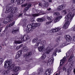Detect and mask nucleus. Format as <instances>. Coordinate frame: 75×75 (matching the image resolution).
I'll use <instances>...</instances> for the list:
<instances>
[{
    "label": "nucleus",
    "instance_id": "obj_1",
    "mask_svg": "<svg viewBox=\"0 0 75 75\" xmlns=\"http://www.w3.org/2000/svg\"><path fill=\"white\" fill-rule=\"evenodd\" d=\"M74 17V15L72 14L71 12H70L66 16L65 20L67 21L64 25L63 26V28L64 29H67L68 28V27L69 25V23H71V21L72 20L73 17Z\"/></svg>",
    "mask_w": 75,
    "mask_h": 75
},
{
    "label": "nucleus",
    "instance_id": "obj_2",
    "mask_svg": "<svg viewBox=\"0 0 75 75\" xmlns=\"http://www.w3.org/2000/svg\"><path fill=\"white\" fill-rule=\"evenodd\" d=\"M11 4H9L7 7H6V9L5 11L6 13H10L11 15H12L13 14H15L16 13H17L18 11V9L17 8L14 7L12 8V6H11Z\"/></svg>",
    "mask_w": 75,
    "mask_h": 75
},
{
    "label": "nucleus",
    "instance_id": "obj_3",
    "mask_svg": "<svg viewBox=\"0 0 75 75\" xmlns=\"http://www.w3.org/2000/svg\"><path fill=\"white\" fill-rule=\"evenodd\" d=\"M37 23H36L34 24V26H33L30 24L28 25L26 28H24V30L25 31H26L28 33H30L32 31H33V29H34L35 27H37Z\"/></svg>",
    "mask_w": 75,
    "mask_h": 75
},
{
    "label": "nucleus",
    "instance_id": "obj_4",
    "mask_svg": "<svg viewBox=\"0 0 75 75\" xmlns=\"http://www.w3.org/2000/svg\"><path fill=\"white\" fill-rule=\"evenodd\" d=\"M11 64V62L10 61H8L7 62H5V64L4 65V68H7L8 71H10L11 70V69L14 68V64Z\"/></svg>",
    "mask_w": 75,
    "mask_h": 75
},
{
    "label": "nucleus",
    "instance_id": "obj_5",
    "mask_svg": "<svg viewBox=\"0 0 75 75\" xmlns=\"http://www.w3.org/2000/svg\"><path fill=\"white\" fill-rule=\"evenodd\" d=\"M13 15H12L8 16V18L4 20L3 22V23L4 24H7L9 21H11L13 20Z\"/></svg>",
    "mask_w": 75,
    "mask_h": 75
},
{
    "label": "nucleus",
    "instance_id": "obj_6",
    "mask_svg": "<svg viewBox=\"0 0 75 75\" xmlns=\"http://www.w3.org/2000/svg\"><path fill=\"white\" fill-rule=\"evenodd\" d=\"M29 38H30L29 36L27 35H25L22 36L21 38V39L22 41L24 42L27 40H28Z\"/></svg>",
    "mask_w": 75,
    "mask_h": 75
},
{
    "label": "nucleus",
    "instance_id": "obj_7",
    "mask_svg": "<svg viewBox=\"0 0 75 75\" xmlns=\"http://www.w3.org/2000/svg\"><path fill=\"white\" fill-rule=\"evenodd\" d=\"M22 54V50H19L17 53V54L15 56V59H17L18 58H19L20 57L21 55Z\"/></svg>",
    "mask_w": 75,
    "mask_h": 75
},
{
    "label": "nucleus",
    "instance_id": "obj_8",
    "mask_svg": "<svg viewBox=\"0 0 75 75\" xmlns=\"http://www.w3.org/2000/svg\"><path fill=\"white\" fill-rule=\"evenodd\" d=\"M54 59L53 57H51L49 59L47 63V64L51 65L54 62Z\"/></svg>",
    "mask_w": 75,
    "mask_h": 75
},
{
    "label": "nucleus",
    "instance_id": "obj_9",
    "mask_svg": "<svg viewBox=\"0 0 75 75\" xmlns=\"http://www.w3.org/2000/svg\"><path fill=\"white\" fill-rule=\"evenodd\" d=\"M19 30V28H16L13 29L12 31V33L13 34H16L18 33V31Z\"/></svg>",
    "mask_w": 75,
    "mask_h": 75
},
{
    "label": "nucleus",
    "instance_id": "obj_10",
    "mask_svg": "<svg viewBox=\"0 0 75 75\" xmlns=\"http://www.w3.org/2000/svg\"><path fill=\"white\" fill-rule=\"evenodd\" d=\"M65 38L66 41L68 42H69V41H71V40H72V38H71V37L69 35L65 36Z\"/></svg>",
    "mask_w": 75,
    "mask_h": 75
},
{
    "label": "nucleus",
    "instance_id": "obj_11",
    "mask_svg": "<svg viewBox=\"0 0 75 75\" xmlns=\"http://www.w3.org/2000/svg\"><path fill=\"white\" fill-rule=\"evenodd\" d=\"M61 30V28L59 27H58L56 28V29H53L52 30H51L50 31V33H54L55 32H57V31H59Z\"/></svg>",
    "mask_w": 75,
    "mask_h": 75
},
{
    "label": "nucleus",
    "instance_id": "obj_12",
    "mask_svg": "<svg viewBox=\"0 0 75 75\" xmlns=\"http://www.w3.org/2000/svg\"><path fill=\"white\" fill-rule=\"evenodd\" d=\"M52 72V70L50 69H48L46 71V73L44 74L45 75H50L51 72Z\"/></svg>",
    "mask_w": 75,
    "mask_h": 75
},
{
    "label": "nucleus",
    "instance_id": "obj_13",
    "mask_svg": "<svg viewBox=\"0 0 75 75\" xmlns=\"http://www.w3.org/2000/svg\"><path fill=\"white\" fill-rule=\"evenodd\" d=\"M21 68L20 67H15V71L16 73H15L14 74H14L15 75H17L18 74V73H19V72H18V71H20V70Z\"/></svg>",
    "mask_w": 75,
    "mask_h": 75
},
{
    "label": "nucleus",
    "instance_id": "obj_14",
    "mask_svg": "<svg viewBox=\"0 0 75 75\" xmlns=\"http://www.w3.org/2000/svg\"><path fill=\"white\" fill-rule=\"evenodd\" d=\"M62 18V16H61L56 17L54 21V23H57V22L59 21Z\"/></svg>",
    "mask_w": 75,
    "mask_h": 75
},
{
    "label": "nucleus",
    "instance_id": "obj_15",
    "mask_svg": "<svg viewBox=\"0 0 75 75\" xmlns=\"http://www.w3.org/2000/svg\"><path fill=\"white\" fill-rule=\"evenodd\" d=\"M45 46L44 45H42L38 47V50L39 51L41 52L43 51L44 50Z\"/></svg>",
    "mask_w": 75,
    "mask_h": 75
},
{
    "label": "nucleus",
    "instance_id": "obj_16",
    "mask_svg": "<svg viewBox=\"0 0 75 75\" xmlns=\"http://www.w3.org/2000/svg\"><path fill=\"white\" fill-rule=\"evenodd\" d=\"M32 54V52H29L27 53L26 54L24 55V57L26 58H28V57H30Z\"/></svg>",
    "mask_w": 75,
    "mask_h": 75
},
{
    "label": "nucleus",
    "instance_id": "obj_17",
    "mask_svg": "<svg viewBox=\"0 0 75 75\" xmlns=\"http://www.w3.org/2000/svg\"><path fill=\"white\" fill-rule=\"evenodd\" d=\"M63 8H64V5H62L58 6L57 9L58 11H60L63 10Z\"/></svg>",
    "mask_w": 75,
    "mask_h": 75
},
{
    "label": "nucleus",
    "instance_id": "obj_18",
    "mask_svg": "<svg viewBox=\"0 0 75 75\" xmlns=\"http://www.w3.org/2000/svg\"><path fill=\"white\" fill-rule=\"evenodd\" d=\"M67 59H66V58H65V56H64V57L63 58V59L62 60H61V61H62V62L61 61L60 62V65H62L64 64V63Z\"/></svg>",
    "mask_w": 75,
    "mask_h": 75
},
{
    "label": "nucleus",
    "instance_id": "obj_19",
    "mask_svg": "<svg viewBox=\"0 0 75 75\" xmlns=\"http://www.w3.org/2000/svg\"><path fill=\"white\" fill-rule=\"evenodd\" d=\"M46 53L48 54H50V52H51V49L50 48V47L48 46L46 49Z\"/></svg>",
    "mask_w": 75,
    "mask_h": 75
},
{
    "label": "nucleus",
    "instance_id": "obj_20",
    "mask_svg": "<svg viewBox=\"0 0 75 75\" xmlns=\"http://www.w3.org/2000/svg\"><path fill=\"white\" fill-rule=\"evenodd\" d=\"M25 0H19L17 1V3L18 5H20V4H23L24 1Z\"/></svg>",
    "mask_w": 75,
    "mask_h": 75
},
{
    "label": "nucleus",
    "instance_id": "obj_21",
    "mask_svg": "<svg viewBox=\"0 0 75 75\" xmlns=\"http://www.w3.org/2000/svg\"><path fill=\"white\" fill-rule=\"evenodd\" d=\"M74 56L73 54H72L69 59L68 61L69 62H71V61L73 60L74 59Z\"/></svg>",
    "mask_w": 75,
    "mask_h": 75
},
{
    "label": "nucleus",
    "instance_id": "obj_22",
    "mask_svg": "<svg viewBox=\"0 0 75 75\" xmlns=\"http://www.w3.org/2000/svg\"><path fill=\"white\" fill-rule=\"evenodd\" d=\"M59 52V50H58V49H56L54 50V52L53 53V54L54 55V56L57 55V52Z\"/></svg>",
    "mask_w": 75,
    "mask_h": 75
},
{
    "label": "nucleus",
    "instance_id": "obj_23",
    "mask_svg": "<svg viewBox=\"0 0 75 75\" xmlns=\"http://www.w3.org/2000/svg\"><path fill=\"white\" fill-rule=\"evenodd\" d=\"M23 51L26 52L28 50V48L27 47L25 46L23 47Z\"/></svg>",
    "mask_w": 75,
    "mask_h": 75
},
{
    "label": "nucleus",
    "instance_id": "obj_24",
    "mask_svg": "<svg viewBox=\"0 0 75 75\" xmlns=\"http://www.w3.org/2000/svg\"><path fill=\"white\" fill-rule=\"evenodd\" d=\"M38 22H42L43 21V19L42 18H38L36 20Z\"/></svg>",
    "mask_w": 75,
    "mask_h": 75
},
{
    "label": "nucleus",
    "instance_id": "obj_25",
    "mask_svg": "<svg viewBox=\"0 0 75 75\" xmlns=\"http://www.w3.org/2000/svg\"><path fill=\"white\" fill-rule=\"evenodd\" d=\"M54 15L57 16H59L60 15V13L58 12H56L54 13Z\"/></svg>",
    "mask_w": 75,
    "mask_h": 75
},
{
    "label": "nucleus",
    "instance_id": "obj_26",
    "mask_svg": "<svg viewBox=\"0 0 75 75\" xmlns=\"http://www.w3.org/2000/svg\"><path fill=\"white\" fill-rule=\"evenodd\" d=\"M38 72L39 74L42 73V68H40L38 70Z\"/></svg>",
    "mask_w": 75,
    "mask_h": 75
},
{
    "label": "nucleus",
    "instance_id": "obj_27",
    "mask_svg": "<svg viewBox=\"0 0 75 75\" xmlns=\"http://www.w3.org/2000/svg\"><path fill=\"white\" fill-rule=\"evenodd\" d=\"M38 40V39H37V38H35L34 39H33L32 40V42L33 44H34V43H35L36 42H37V41Z\"/></svg>",
    "mask_w": 75,
    "mask_h": 75
},
{
    "label": "nucleus",
    "instance_id": "obj_28",
    "mask_svg": "<svg viewBox=\"0 0 75 75\" xmlns=\"http://www.w3.org/2000/svg\"><path fill=\"white\" fill-rule=\"evenodd\" d=\"M46 44V41L45 40H43L41 42V45H45V44Z\"/></svg>",
    "mask_w": 75,
    "mask_h": 75
},
{
    "label": "nucleus",
    "instance_id": "obj_29",
    "mask_svg": "<svg viewBox=\"0 0 75 75\" xmlns=\"http://www.w3.org/2000/svg\"><path fill=\"white\" fill-rule=\"evenodd\" d=\"M15 24V22L13 21V22L12 23H11L9 25L8 27H11V26H13V25H14V24Z\"/></svg>",
    "mask_w": 75,
    "mask_h": 75
},
{
    "label": "nucleus",
    "instance_id": "obj_30",
    "mask_svg": "<svg viewBox=\"0 0 75 75\" xmlns=\"http://www.w3.org/2000/svg\"><path fill=\"white\" fill-rule=\"evenodd\" d=\"M14 42L15 44H21V43H22V41H15Z\"/></svg>",
    "mask_w": 75,
    "mask_h": 75
},
{
    "label": "nucleus",
    "instance_id": "obj_31",
    "mask_svg": "<svg viewBox=\"0 0 75 75\" xmlns=\"http://www.w3.org/2000/svg\"><path fill=\"white\" fill-rule=\"evenodd\" d=\"M29 8L27 7H26L24 10L23 11V13H26V11H27Z\"/></svg>",
    "mask_w": 75,
    "mask_h": 75
},
{
    "label": "nucleus",
    "instance_id": "obj_32",
    "mask_svg": "<svg viewBox=\"0 0 75 75\" xmlns=\"http://www.w3.org/2000/svg\"><path fill=\"white\" fill-rule=\"evenodd\" d=\"M40 16V15L39 13H35L33 14V17H37V16Z\"/></svg>",
    "mask_w": 75,
    "mask_h": 75
},
{
    "label": "nucleus",
    "instance_id": "obj_33",
    "mask_svg": "<svg viewBox=\"0 0 75 75\" xmlns=\"http://www.w3.org/2000/svg\"><path fill=\"white\" fill-rule=\"evenodd\" d=\"M46 57V56H45V54H43L42 55L41 58L42 59H44Z\"/></svg>",
    "mask_w": 75,
    "mask_h": 75
},
{
    "label": "nucleus",
    "instance_id": "obj_34",
    "mask_svg": "<svg viewBox=\"0 0 75 75\" xmlns=\"http://www.w3.org/2000/svg\"><path fill=\"white\" fill-rule=\"evenodd\" d=\"M67 73H68V75H69V74L71 73V70L70 69H67Z\"/></svg>",
    "mask_w": 75,
    "mask_h": 75
},
{
    "label": "nucleus",
    "instance_id": "obj_35",
    "mask_svg": "<svg viewBox=\"0 0 75 75\" xmlns=\"http://www.w3.org/2000/svg\"><path fill=\"white\" fill-rule=\"evenodd\" d=\"M23 45H21L20 46H17L16 47V49L17 50H18L19 49H20V47H23Z\"/></svg>",
    "mask_w": 75,
    "mask_h": 75
},
{
    "label": "nucleus",
    "instance_id": "obj_36",
    "mask_svg": "<svg viewBox=\"0 0 75 75\" xmlns=\"http://www.w3.org/2000/svg\"><path fill=\"white\" fill-rule=\"evenodd\" d=\"M26 68H27V69H28V68L30 69L31 68V64H29V65L27 66Z\"/></svg>",
    "mask_w": 75,
    "mask_h": 75
},
{
    "label": "nucleus",
    "instance_id": "obj_37",
    "mask_svg": "<svg viewBox=\"0 0 75 75\" xmlns=\"http://www.w3.org/2000/svg\"><path fill=\"white\" fill-rule=\"evenodd\" d=\"M62 12L64 14H67V11L65 10H64L62 11Z\"/></svg>",
    "mask_w": 75,
    "mask_h": 75
},
{
    "label": "nucleus",
    "instance_id": "obj_38",
    "mask_svg": "<svg viewBox=\"0 0 75 75\" xmlns=\"http://www.w3.org/2000/svg\"><path fill=\"white\" fill-rule=\"evenodd\" d=\"M48 2H47L44 5V7H47L48 6Z\"/></svg>",
    "mask_w": 75,
    "mask_h": 75
},
{
    "label": "nucleus",
    "instance_id": "obj_39",
    "mask_svg": "<svg viewBox=\"0 0 75 75\" xmlns=\"http://www.w3.org/2000/svg\"><path fill=\"white\" fill-rule=\"evenodd\" d=\"M3 62V59L0 57V65Z\"/></svg>",
    "mask_w": 75,
    "mask_h": 75
},
{
    "label": "nucleus",
    "instance_id": "obj_40",
    "mask_svg": "<svg viewBox=\"0 0 75 75\" xmlns=\"http://www.w3.org/2000/svg\"><path fill=\"white\" fill-rule=\"evenodd\" d=\"M47 19H48L49 20H51L52 19V17L51 16L50 17H47Z\"/></svg>",
    "mask_w": 75,
    "mask_h": 75
},
{
    "label": "nucleus",
    "instance_id": "obj_41",
    "mask_svg": "<svg viewBox=\"0 0 75 75\" xmlns=\"http://www.w3.org/2000/svg\"><path fill=\"white\" fill-rule=\"evenodd\" d=\"M38 43L39 44H40V45H41V40H39L38 41Z\"/></svg>",
    "mask_w": 75,
    "mask_h": 75
},
{
    "label": "nucleus",
    "instance_id": "obj_42",
    "mask_svg": "<svg viewBox=\"0 0 75 75\" xmlns=\"http://www.w3.org/2000/svg\"><path fill=\"white\" fill-rule=\"evenodd\" d=\"M16 1H17V0H11V3H14L16 2Z\"/></svg>",
    "mask_w": 75,
    "mask_h": 75
},
{
    "label": "nucleus",
    "instance_id": "obj_43",
    "mask_svg": "<svg viewBox=\"0 0 75 75\" xmlns=\"http://www.w3.org/2000/svg\"><path fill=\"white\" fill-rule=\"evenodd\" d=\"M31 5H32L31 4H29L27 5V7L28 8H30L31 7Z\"/></svg>",
    "mask_w": 75,
    "mask_h": 75
},
{
    "label": "nucleus",
    "instance_id": "obj_44",
    "mask_svg": "<svg viewBox=\"0 0 75 75\" xmlns=\"http://www.w3.org/2000/svg\"><path fill=\"white\" fill-rule=\"evenodd\" d=\"M39 45V44L37 42L35 44L34 47L36 46V47H37Z\"/></svg>",
    "mask_w": 75,
    "mask_h": 75
},
{
    "label": "nucleus",
    "instance_id": "obj_45",
    "mask_svg": "<svg viewBox=\"0 0 75 75\" xmlns=\"http://www.w3.org/2000/svg\"><path fill=\"white\" fill-rule=\"evenodd\" d=\"M27 5V4H22V7H25Z\"/></svg>",
    "mask_w": 75,
    "mask_h": 75
},
{
    "label": "nucleus",
    "instance_id": "obj_46",
    "mask_svg": "<svg viewBox=\"0 0 75 75\" xmlns=\"http://www.w3.org/2000/svg\"><path fill=\"white\" fill-rule=\"evenodd\" d=\"M39 4H38L39 6H41V7L42 6V4L40 2H39Z\"/></svg>",
    "mask_w": 75,
    "mask_h": 75
},
{
    "label": "nucleus",
    "instance_id": "obj_47",
    "mask_svg": "<svg viewBox=\"0 0 75 75\" xmlns=\"http://www.w3.org/2000/svg\"><path fill=\"white\" fill-rule=\"evenodd\" d=\"M62 69L63 71H66V68L65 67H63Z\"/></svg>",
    "mask_w": 75,
    "mask_h": 75
},
{
    "label": "nucleus",
    "instance_id": "obj_48",
    "mask_svg": "<svg viewBox=\"0 0 75 75\" xmlns=\"http://www.w3.org/2000/svg\"><path fill=\"white\" fill-rule=\"evenodd\" d=\"M60 74V72H59V73H56V74H54V75H59V74Z\"/></svg>",
    "mask_w": 75,
    "mask_h": 75
},
{
    "label": "nucleus",
    "instance_id": "obj_49",
    "mask_svg": "<svg viewBox=\"0 0 75 75\" xmlns=\"http://www.w3.org/2000/svg\"><path fill=\"white\" fill-rule=\"evenodd\" d=\"M48 1L49 3H52V0H49Z\"/></svg>",
    "mask_w": 75,
    "mask_h": 75
},
{
    "label": "nucleus",
    "instance_id": "obj_50",
    "mask_svg": "<svg viewBox=\"0 0 75 75\" xmlns=\"http://www.w3.org/2000/svg\"><path fill=\"white\" fill-rule=\"evenodd\" d=\"M51 10V8H50L47 9V10H48V11H50V10Z\"/></svg>",
    "mask_w": 75,
    "mask_h": 75
},
{
    "label": "nucleus",
    "instance_id": "obj_51",
    "mask_svg": "<svg viewBox=\"0 0 75 75\" xmlns=\"http://www.w3.org/2000/svg\"><path fill=\"white\" fill-rule=\"evenodd\" d=\"M73 72L74 74H75V68L74 69Z\"/></svg>",
    "mask_w": 75,
    "mask_h": 75
},
{
    "label": "nucleus",
    "instance_id": "obj_52",
    "mask_svg": "<svg viewBox=\"0 0 75 75\" xmlns=\"http://www.w3.org/2000/svg\"><path fill=\"white\" fill-rule=\"evenodd\" d=\"M37 26H39L40 25V23H37Z\"/></svg>",
    "mask_w": 75,
    "mask_h": 75
},
{
    "label": "nucleus",
    "instance_id": "obj_53",
    "mask_svg": "<svg viewBox=\"0 0 75 75\" xmlns=\"http://www.w3.org/2000/svg\"><path fill=\"white\" fill-rule=\"evenodd\" d=\"M22 16V14H21L18 16V17H20V16Z\"/></svg>",
    "mask_w": 75,
    "mask_h": 75
},
{
    "label": "nucleus",
    "instance_id": "obj_54",
    "mask_svg": "<svg viewBox=\"0 0 75 75\" xmlns=\"http://www.w3.org/2000/svg\"><path fill=\"white\" fill-rule=\"evenodd\" d=\"M73 3H75V0H73Z\"/></svg>",
    "mask_w": 75,
    "mask_h": 75
},
{
    "label": "nucleus",
    "instance_id": "obj_55",
    "mask_svg": "<svg viewBox=\"0 0 75 75\" xmlns=\"http://www.w3.org/2000/svg\"><path fill=\"white\" fill-rule=\"evenodd\" d=\"M46 24H50V22H47Z\"/></svg>",
    "mask_w": 75,
    "mask_h": 75
},
{
    "label": "nucleus",
    "instance_id": "obj_56",
    "mask_svg": "<svg viewBox=\"0 0 75 75\" xmlns=\"http://www.w3.org/2000/svg\"><path fill=\"white\" fill-rule=\"evenodd\" d=\"M1 30H2V29L1 28H0V33L1 32Z\"/></svg>",
    "mask_w": 75,
    "mask_h": 75
},
{
    "label": "nucleus",
    "instance_id": "obj_57",
    "mask_svg": "<svg viewBox=\"0 0 75 75\" xmlns=\"http://www.w3.org/2000/svg\"><path fill=\"white\" fill-rule=\"evenodd\" d=\"M57 42H59V39H57Z\"/></svg>",
    "mask_w": 75,
    "mask_h": 75
},
{
    "label": "nucleus",
    "instance_id": "obj_58",
    "mask_svg": "<svg viewBox=\"0 0 75 75\" xmlns=\"http://www.w3.org/2000/svg\"><path fill=\"white\" fill-rule=\"evenodd\" d=\"M1 50V46H0V50Z\"/></svg>",
    "mask_w": 75,
    "mask_h": 75
},
{
    "label": "nucleus",
    "instance_id": "obj_59",
    "mask_svg": "<svg viewBox=\"0 0 75 75\" xmlns=\"http://www.w3.org/2000/svg\"><path fill=\"white\" fill-rule=\"evenodd\" d=\"M59 44V43L58 42H57V45H58Z\"/></svg>",
    "mask_w": 75,
    "mask_h": 75
},
{
    "label": "nucleus",
    "instance_id": "obj_60",
    "mask_svg": "<svg viewBox=\"0 0 75 75\" xmlns=\"http://www.w3.org/2000/svg\"><path fill=\"white\" fill-rule=\"evenodd\" d=\"M4 32H6V30H4Z\"/></svg>",
    "mask_w": 75,
    "mask_h": 75
},
{
    "label": "nucleus",
    "instance_id": "obj_61",
    "mask_svg": "<svg viewBox=\"0 0 75 75\" xmlns=\"http://www.w3.org/2000/svg\"><path fill=\"white\" fill-rule=\"evenodd\" d=\"M64 45V44H62V45L63 46H64V45Z\"/></svg>",
    "mask_w": 75,
    "mask_h": 75
},
{
    "label": "nucleus",
    "instance_id": "obj_62",
    "mask_svg": "<svg viewBox=\"0 0 75 75\" xmlns=\"http://www.w3.org/2000/svg\"><path fill=\"white\" fill-rule=\"evenodd\" d=\"M12 75H15L14 74H12Z\"/></svg>",
    "mask_w": 75,
    "mask_h": 75
},
{
    "label": "nucleus",
    "instance_id": "obj_63",
    "mask_svg": "<svg viewBox=\"0 0 75 75\" xmlns=\"http://www.w3.org/2000/svg\"><path fill=\"white\" fill-rule=\"evenodd\" d=\"M47 0L48 1V0Z\"/></svg>",
    "mask_w": 75,
    "mask_h": 75
},
{
    "label": "nucleus",
    "instance_id": "obj_64",
    "mask_svg": "<svg viewBox=\"0 0 75 75\" xmlns=\"http://www.w3.org/2000/svg\"><path fill=\"white\" fill-rule=\"evenodd\" d=\"M4 71H5V72H6V71L5 70Z\"/></svg>",
    "mask_w": 75,
    "mask_h": 75
}]
</instances>
